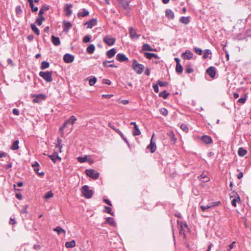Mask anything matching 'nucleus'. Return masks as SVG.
<instances>
[{
    "label": "nucleus",
    "instance_id": "1",
    "mask_svg": "<svg viewBox=\"0 0 251 251\" xmlns=\"http://www.w3.org/2000/svg\"><path fill=\"white\" fill-rule=\"evenodd\" d=\"M81 193L83 196L86 199L91 198L94 194L93 191L90 189L89 186L87 185L82 186L81 188Z\"/></svg>",
    "mask_w": 251,
    "mask_h": 251
},
{
    "label": "nucleus",
    "instance_id": "2",
    "mask_svg": "<svg viewBox=\"0 0 251 251\" xmlns=\"http://www.w3.org/2000/svg\"><path fill=\"white\" fill-rule=\"evenodd\" d=\"M132 68L138 74H141L143 72L144 66L143 65L138 63L136 59H134L132 62Z\"/></svg>",
    "mask_w": 251,
    "mask_h": 251
},
{
    "label": "nucleus",
    "instance_id": "3",
    "mask_svg": "<svg viewBox=\"0 0 251 251\" xmlns=\"http://www.w3.org/2000/svg\"><path fill=\"white\" fill-rule=\"evenodd\" d=\"M76 120L77 119L75 116H71L68 120L65 121L63 125L59 128V130L62 134H63L64 129L67 126L68 124L73 125Z\"/></svg>",
    "mask_w": 251,
    "mask_h": 251
},
{
    "label": "nucleus",
    "instance_id": "4",
    "mask_svg": "<svg viewBox=\"0 0 251 251\" xmlns=\"http://www.w3.org/2000/svg\"><path fill=\"white\" fill-rule=\"evenodd\" d=\"M52 72L51 71L40 72L39 75L48 82H50L52 81Z\"/></svg>",
    "mask_w": 251,
    "mask_h": 251
},
{
    "label": "nucleus",
    "instance_id": "5",
    "mask_svg": "<svg viewBox=\"0 0 251 251\" xmlns=\"http://www.w3.org/2000/svg\"><path fill=\"white\" fill-rule=\"evenodd\" d=\"M177 223L179 226L178 228L179 231V234L181 236H183V238H185L186 234L184 228H186L187 229H189V227L187 224L186 223H184L183 222L179 221H177Z\"/></svg>",
    "mask_w": 251,
    "mask_h": 251
},
{
    "label": "nucleus",
    "instance_id": "6",
    "mask_svg": "<svg viewBox=\"0 0 251 251\" xmlns=\"http://www.w3.org/2000/svg\"><path fill=\"white\" fill-rule=\"evenodd\" d=\"M85 174L87 176L95 180L97 179L99 176V173L94 169L86 170Z\"/></svg>",
    "mask_w": 251,
    "mask_h": 251
},
{
    "label": "nucleus",
    "instance_id": "7",
    "mask_svg": "<svg viewBox=\"0 0 251 251\" xmlns=\"http://www.w3.org/2000/svg\"><path fill=\"white\" fill-rule=\"evenodd\" d=\"M103 42L108 46H112L115 43L116 39L110 35H106L103 38Z\"/></svg>",
    "mask_w": 251,
    "mask_h": 251
},
{
    "label": "nucleus",
    "instance_id": "8",
    "mask_svg": "<svg viewBox=\"0 0 251 251\" xmlns=\"http://www.w3.org/2000/svg\"><path fill=\"white\" fill-rule=\"evenodd\" d=\"M129 37L132 40H137L140 37V35L137 34L132 26H130L129 27Z\"/></svg>",
    "mask_w": 251,
    "mask_h": 251
},
{
    "label": "nucleus",
    "instance_id": "9",
    "mask_svg": "<svg viewBox=\"0 0 251 251\" xmlns=\"http://www.w3.org/2000/svg\"><path fill=\"white\" fill-rule=\"evenodd\" d=\"M33 98V102L34 103H40L41 100H45L46 96L43 94H35L32 96Z\"/></svg>",
    "mask_w": 251,
    "mask_h": 251
},
{
    "label": "nucleus",
    "instance_id": "10",
    "mask_svg": "<svg viewBox=\"0 0 251 251\" xmlns=\"http://www.w3.org/2000/svg\"><path fill=\"white\" fill-rule=\"evenodd\" d=\"M97 24V19L96 18H92L84 23V25L87 26L88 28H92L93 26Z\"/></svg>",
    "mask_w": 251,
    "mask_h": 251
},
{
    "label": "nucleus",
    "instance_id": "11",
    "mask_svg": "<svg viewBox=\"0 0 251 251\" xmlns=\"http://www.w3.org/2000/svg\"><path fill=\"white\" fill-rule=\"evenodd\" d=\"M32 167L33 168L34 171L37 173L39 176H43L45 173L43 172H39L40 165L37 161H35L33 164H32Z\"/></svg>",
    "mask_w": 251,
    "mask_h": 251
},
{
    "label": "nucleus",
    "instance_id": "12",
    "mask_svg": "<svg viewBox=\"0 0 251 251\" xmlns=\"http://www.w3.org/2000/svg\"><path fill=\"white\" fill-rule=\"evenodd\" d=\"M154 137V134L152 135V137L151 139L150 144L147 146V149L150 150L151 153H153L155 152L156 146L155 141H153V138Z\"/></svg>",
    "mask_w": 251,
    "mask_h": 251
},
{
    "label": "nucleus",
    "instance_id": "13",
    "mask_svg": "<svg viewBox=\"0 0 251 251\" xmlns=\"http://www.w3.org/2000/svg\"><path fill=\"white\" fill-rule=\"evenodd\" d=\"M75 57L70 53H66L64 55L63 60L66 63H71L74 61Z\"/></svg>",
    "mask_w": 251,
    "mask_h": 251
},
{
    "label": "nucleus",
    "instance_id": "14",
    "mask_svg": "<svg viewBox=\"0 0 251 251\" xmlns=\"http://www.w3.org/2000/svg\"><path fill=\"white\" fill-rule=\"evenodd\" d=\"M48 157L54 163L56 162L57 160H59V161H61V158L58 156V152L55 151L53 152L52 154L48 155Z\"/></svg>",
    "mask_w": 251,
    "mask_h": 251
},
{
    "label": "nucleus",
    "instance_id": "15",
    "mask_svg": "<svg viewBox=\"0 0 251 251\" xmlns=\"http://www.w3.org/2000/svg\"><path fill=\"white\" fill-rule=\"evenodd\" d=\"M206 73L211 77L214 78L216 75V69L214 67H209L206 70Z\"/></svg>",
    "mask_w": 251,
    "mask_h": 251
},
{
    "label": "nucleus",
    "instance_id": "16",
    "mask_svg": "<svg viewBox=\"0 0 251 251\" xmlns=\"http://www.w3.org/2000/svg\"><path fill=\"white\" fill-rule=\"evenodd\" d=\"M116 59L119 62L128 61V58L123 53H119L116 55Z\"/></svg>",
    "mask_w": 251,
    "mask_h": 251
},
{
    "label": "nucleus",
    "instance_id": "17",
    "mask_svg": "<svg viewBox=\"0 0 251 251\" xmlns=\"http://www.w3.org/2000/svg\"><path fill=\"white\" fill-rule=\"evenodd\" d=\"M63 31L65 32H68L72 26V24L69 21H63Z\"/></svg>",
    "mask_w": 251,
    "mask_h": 251
},
{
    "label": "nucleus",
    "instance_id": "18",
    "mask_svg": "<svg viewBox=\"0 0 251 251\" xmlns=\"http://www.w3.org/2000/svg\"><path fill=\"white\" fill-rule=\"evenodd\" d=\"M201 140L206 144H210L212 143V139L208 135H203L201 137Z\"/></svg>",
    "mask_w": 251,
    "mask_h": 251
},
{
    "label": "nucleus",
    "instance_id": "19",
    "mask_svg": "<svg viewBox=\"0 0 251 251\" xmlns=\"http://www.w3.org/2000/svg\"><path fill=\"white\" fill-rule=\"evenodd\" d=\"M73 7V4L70 3H66L65 7V11L66 14L67 16H70L72 13L71 8Z\"/></svg>",
    "mask_w": 251,
    "mask_h": 251
},
{
    "label": "nucleus",
    "instance_id": "20",
    "mask_svg": "<svg viewBox=\"0 0 251 251\" xmlns=\"http://www.w3.org/2000/svg\"><path fill=\"white\" fill-rule=\"evenodd\" d=\"M182 57L185 59H190L193 57V53L190 50H187L182 54Z\"/></svg>",
    "mask_w": 251,
    "mask_h": 251
},
{
    "label": "nucleus",
    "instance_id": "21",
    "mask_svg": "<svg viewBox=\"0 0 251 251\" xmlns=\"http://www.w3.org/2000/svg\"><path fill=\"white\" fill-rule=\"evenodd\" d=\"M89 14V12L85 8H83L81 11H80L77 13L78 17H84Z\"/></svg>",
    "mask_w": 251,
    "mask_h": 251
},
{
    "label": "nucleus",
    "instance_id": "22",
    "mask_svg": "<svg viewBox=\"0 0 251 251\" xmlns=\"http://www.w3.org/2000/svg\"><path fill=\"white\" fill-rule=\"evenodd\" d=\"M116 53V49L115 48H113L107 51L106 52V54L108 58H111L115 56Z\"/></svg>",
    "mask_w": 251,
    "mask_h": 251
},
{
    "label": "nucleus",
    "instance_id": "23",
    "mask_svg": "<svg viewBox=\"0 0 251 251\" xmlns=\"http://www.w3.org/2000/svg\"><path fill=\"white\" fill-rule=\"evenodd\" d=\"M165 14H166V16L167 18H168L169 19L173 20L175 18V15H174V12L170 9H166V10L165 11Z\"/></svg>",
    "mask_w": 251,
    "mask_h": 251
},
{
    "label": "nucleus",
    "instance_id": "24",
    "mask_svg": "<svg viewBox=\"0 0 251 251\" xmlns=\"http://www.w3.org/2000/svg\"><path fill=\"white\" fill-rule=\"evenodd\" d=\"M144 56L148 59H151L154 57L156 59H159V57L155 53L151 52H145Z\"/></svg>",
    "mask_w": 251,
    "mask_h": 251
},
{
    "label": "nucleus",
    "instance_id": "25",
    "mask_svg": "<svg viewBox=\"0 0 251 251\" xmlns=\"http://www.w3.org/2000/svg\"><path fill=\"white\" fill-rule=\"evenodd\" d=\"M190 16L188 17H185V16H182L180 17L179 19V22L182 24H184L185 25H188L190 22Z\"/></svg>",
    "mask_w": 251,
    "mask_h": 251
},
{
    "label": "nucleus",
    "instance_id": "26",
    "mask_svg": "<svg viewBox=\"0 0 251 251\" xmlns=\"http://www.w3.org/2000/svg\"><path fill=\"white\" fill-rule=\"evenodd\" d=\"M51 38L52 42L54 45L57 46L60 44V40L59 37L52 35Z\"/></svg>",
    "mask_w": 251,
    "mask_h": 251
},
{
    "label": "nucleus",
    "instance_id": "27",
    "mask_svg": "<svg viewBox=\"0 0 251 251\" xmlns=\"http://www.w3.org/2000/svg\"><path fill=\"white\" fill-rule=\"evenodd\" d=\"M129 2V1H126L125 0H120L119 3L122 8L127 9L128 7Z\"/></svg>",
    "mask_w": 251,
    "mask_h": 251
},
{
    "label": "nucleus",
    "instance_id": "28",
    "mask_svg": "<svg viewBox=\"0 0 251 251\" xmlns=\"http://www.w3.org/2000/svg\"><path fill=\"white\" fill-rule=\"evenodd\" d=\"M45 20V18L43 15L38 14V17L36 19L35 23L37 24V25H41L42 24L43 22Z\"/></svg>",
    "mask_w": 251,
    "mask_h": 251
},
{
    "label": "nucleus",
    "instance_id": "29",
    "mask_svg": "<svg viewBox=\"0 0 251 251\" xmlns=\"http://www.w3.org/2000/svg\"><path fill=\"white\" fill-rule=\"evenodd\" d=\"M132 135L134 136L139 135L141 134V132L138 128V126H134L132 130Z\"/></svg>",
    "mask_w": 251,
    "mask_h": 251
},
{
    "label": "nucleus",
    "instance_id": "30",
    "mask_svg": "<svg viewBox=\"0 0 251 251\" xmlns=\"http://www.w3.org/2000/svg\"><path fill=\"white\" fill-rule=\"evenodd\" d=\"M106 222L109 224L110 226H116V223L114 219L112 217H107L106 218Z\"/></svg>",
    "mask_w": 251,
    "mask_h": 251
},
{
    "label": "nucleus",
    "instance_id": "31",
    "mask_svg": "<svg viewBox=\"0 0 251 251\" xmlns=\"http://www.w3.org/2000/svg\"><path fill=\"white\" fill-rule=\"evenodd\" d=\"M19 140L17 139V140L14 141L13 142L12 145L10 147V149L12 150H14V151L18 150L19 148Z\"/></svg>",
    "mask_w": 251,
    "mask_h": 251
},
{
    "label": "nucleus",
    "instance_id": "32",
    "mask_svg": "<svg viewBox=\"0 0 251 251\" xmlns=\"http://www.w3.org/2000/svg\"><path fill=\"white\" fill-rule=\"evenodd\" d=\"M247 153V150L243 148H240L238 150V154L240 156H244Z\"/></svg>",
    "mask_w": 251,
    "mask_h": 251
},
{
    "label": "nucleus",
    "instance_id": "33",
    "mask_svg": "<svg viewBox=\"0 0 251 251\" xmlns=\"http://www.w3.org/2000/svg\"><path fill=\"white\" fill-rule=\"evenodd\" d=\"M75 246V242L74 240L71 241L66 242L65 243V247L67 248H73Z\"/></svg>",
    "mask_w": 251,
    "mask_h": 251
},
{
    "label": "nucleus",
    "instance_id": "34",
    "mask_svg": "<svg viewBox=\"0 0 251 251\" xmlns=\"http://www.w3.org/2000/svg\"><path fill=\"white\" fill-rule=\"evenodd\" d=\"M95 50V47L93 44H90L86 49V51L89 54L94 53Z\"/></svg>",
    "mask_w": 251,
    "mask_h": 251
},
{
    "label": "nucleus",
    "instance_id": "35",
    "mask_svg": "<svg viewBox=\"0 0 251 251\" xmlns=\"http://www.w3.org/2000/svg\"><path fill=\"white\" fill-rule=\"evenodd\" d=\"M109 63H111V61H108L107 60H106L103 62L102 64L104 67H111V68H117L118 67L117 66L115 65L114 64H109Z\"/></svg>",
    "mask_w": 251,
    "mask_h": 251
},
{
    "label": "nucleus",
    "instance_id": "36",
    "mask_svg": "<svg viewBox=\"0 0 251 251\" xmlns=\"http://www.w3.org/2000/svg\"><path fill=\"white\" fill-rule=\"evenodd\" d=\"M31 29L34 32V33L37 35H40V31L39 29L37 27L36 25L34 24H31L30 25Z\"/></svg>",
    "mask_w": 251,
    "mask_h": 251
},
{
    "label": "nucleus",
    "instance_id": "37",
    "mask_svg": "<svg viewBox=\"0 0 251 251\" xmlns=\"http://www.w3.org/2000/svg\"><path fill=\"white\" fill-rule=\"evenodd\" d=\"M49 66H50V63L49 62H48L47 61H43L41 63L40 68L42 70H45V69L49 68Z\"/></svg>",
    "mask_w": 251,
    "mask_h": 251
},
{
    "label": "nucleus",
    "instance_id": "38",
    "mask_svg": "<svg viewBox=\"0 0 251 251\" xmlns=\"http://www.w3.org/2000/svg\"><path fill=\"white\" fill-rule=\"evenodd\" d=\"M49 9V6L48 5H43L40 8L39 15H43L44 11H47Z\"/></svg>",
    "mask_w": 251,
    "mask_h": 251
},
{
    "label": "nucleus",
    "instance_id": "39",
    "mask_svg": "<svg viewBox=\"0 0 251 251\" xmlns=\"http://www.w3.org/2000/svg\"><path fill=\"white\" fill-rule=\"evenodd\" d=\"M89 79V84L90 86H93L97 82V78L95 76H91L88 78Z\"/></svg>",
    "mask_w": 251,
    "mask_h": 251
},
{
    "label": "nucleus",
    "instance_id": "40",
    "mask_svg": "<svg viewBox=\"0 0 251 251\" xmlns=\"http://www.w3.org/2000/svg\"><path fill=\"white\" fill-rule=\"evenodd\" d=\"M117 133L121 136V137L124 140V141L128 145H129V143H128L127 139L126 137L124 136V134L120 130H117Z\"/></svg>",
    "mask_w": 251,
    "mask_h": 251
},
{
    "label": "nucleus",
    "instance_id": "41",
    "mask_svg": "<svg viewBox=\"0 0 251 251\" xmlns=\"http://www.w3.org/2000/svg\"><path fill=\"white\" fill-rule=\"evenodd\" d=\"M229 195L230 199L232 198L231 201L232 205L235 207V195H234V191H232Z\"/></svg>",
    "mask_w": 251,
    "mask_h": 251
},
{
    "label": "nucleus",
    "instance_id": "42",
    "mask_svg": "<svg viewBox=\"0 0 251 251\" xmlns=\"http://www.w3.org/2000/svg\"><path fill=\"white\" fill-rule=\"evenodd\" d=\"M169 93L167 92V91L164 90L159 94V97L163 98L164 99L167 98L169 96Z\"/></svg>",
    "mask_w": 251,
    "mask_h": 251
},
{
    "label": "nucleus",
    "instance_id": "43",
    "mask_svg": "<svg viewBox=\"0 0 251 251\" xmlns=\"http://www.w3.org/2000/svg\"><path fill=\"white\" fill-rule=\"evenodd\" d=\"M176 71L178 73H182L183 72V67L180 64H176Z\"/></svg>",
    "mask_w": 251,
    "mask_h": 251
},
{
    "label": "nucleus",
    "instance_id": "44",
    "mask_svg": "<svg viewBox=\"0 0 251 251\" xmlns=\"http://www.w3.org/2000/svg\"><path fill=\"white\" fill-rule=\"evenodd\" d=\"M143 50L149 51H153L154 50L148 44H145L143 45Z\"/></svg>",
    "mask_w": 251,
    "mask_h": 251
},
{
    "label": "nucleus",
    "instance_id": "45",
    "mask_svg": "<svg viewBox=\"0 0 251 251\" xmlns=\"http://www.w3.org/2000/svg\"><path fill=\"white\" fill-rule=\"evenodd\" d=\"M212 52L209 49H206L204 50V53L203 55V58L204 59H206L208 57V55L211 54Z\"/></svg>",
    "mask_w": 251,
    "mask_h": 251
},
{
    "label": "nucleus",
    "instance_id": "46",
    "mask_svg": "<svg viewBox=\"0 0 251 251\" xmlns=\"http://www.w3.org/2000/svg\"><path fill=\"white\" fill-rule=\"evenodd\" d=\"M53 230L56 231L59 234H61L62 233H65V231L62 228L59 226L54 228Z\"/></svg>",
    "mask_w": 251,
    "mask_h": 251
},
{
    "label": "nucleus",
    "instance_id": "47",
    "mask_svg": "<svg viewBox=\"0 0 251 251\" xmlns=\"http://www.w3.org/2000/svg\"><path fill=\"white\" fill-rule=\"evenodd\" d=\"M199 177L201 178V179H203L202 180L203 182H206L209 181L210 179L208 177L206 176V175L204 174H202Z\"/></svg>",
    "mask_w": 251,
    "mask_h": 251
},
{
    "label": "nucleus",
    "instance_id": "48",
    "mask_svg": "<svg viewBox=\"0 0 251 251\" xmlns=\"http://www.w3.org/2000/svg\"><path fill=\"white\" fill-rule=\"evenodd\" d=\"M200 207L202 211H206L208 209H209L210 208L212 207L211 206V203H210V204H207V205H200Z\"/></svg>",
    "mask_w": 251,
    "mask_h": 251
},
{
    "label": "nucleus",
    "instance_id": "49",
    "mask_svg": "<svg viewBox=\"0 0 251 251\" xmlns=\"http://www.w3.org/2000/svg\"><path fill=\"white\" fill-rule=\"evenodd\" d=\"M247 95H245L242 98H241L240 99H239L237 102H239V103H240L241 104H244L245 103L246 100H247Z\"/></svg>",
    "mask_w": 251,
    "mask_h": 251
},
{
    "label": "nucleus",
    "instance_id": "50",
    "mask_svg": "<svg viewBox=\"0 0 251 251\" xmlns=\"http://www.w3.org/2000/svg\"><path fill=\"white\" fill-rule=\"evenodd\" d=\"M53 194L52 191H48L46 194V195L44 196V198H45V199H47L51 198L53 197Z\"/></svg>",
    "mask_w": 251,
    "mask_h": 251
},
{
    "label": "nucleus",
    "instance_id": "51",
    "mask_svg": "<svg viewBox=\"0 0 251 251\" xmlns=\"http://www.w3.org/2000/svg\"><path fill=\"white\" fill-rule=\"evenodd\" d=\"M194 51L198 55H201L202 53V50L200 48H198L197 47H194L193 48Z\"/></svg>",
    "mask_w": 251,
    "mask_h": 251
},
{
    "label": "nucleus",
    "instance_id": "52",
    "mask_svg": "<svg viewBox=\"0 0 251 251\" xmlns=\"http://www.w3.org/2000/svg\"><path fill=\"white\" fill-rule=\"evenodd\" d=\"M104 208H105V211L106 213H108L111 214L112 216L114 215V212L112 211V209L110 207L105 206Z\"/></svg>",
    "mask_w": 251,
    "mask_h": 251
},
{
    "label": "nucleus",
    "instance_id": "53",
    "mask_svg": "<svg viewBox=\"0 0 251 251\" xmlns=\"http://www.w3.org/2000/svg\"><path fill=\"white\" fill-rule=\"evenodd\" d=\"M87 156L86 155L84 157H78L77 158V160L78 161V162H80V163H83V162H85L87 161Z\"/></svg>",
    "mask_w": 251,
    "mask_h": 251
},
{
    "label": "nucleus",
    "instance_id": "54",
    "mask_svg": "<svg viewBox=\"0 0 251 251\" xmlns=\"http://www.w3.org/2000/svg\"><path fill=\"white\" fill-rule=\"evenodd\" d=\"M157 84H158L160 87H165L168 84V83L166 81H162L160 80H158Z\"/></svg>",
    "mask_w": 251,
    "mask_h": 251
},
{
    "label": "nucleus",
    "instance_id": "55",
    "mask_svg": "<svg viewBox=\"0 0 251 251\" xmlns=\"http://www.w3.org/2000/svg\"><path fill=\"white\" fill-rule=\"evenodd\" d=\"M180 128L183 131H184L186 132H187L188 131L189 129H188V126L186 124H181L180 126Z\"/></svg>",
    "mask_w": 251,
    "mask_h": 251
},
{
    "label": "nucleus",
    "instance_id": "56",
    "mask_svg": "<svg viewBox=\"0 0 251 251\" xmlns=\"http://www.w3.org/2000/svg\"><path fill=\"white\" fill-rule=\"evenodd\" d=\"M170 138L172 141L175 143L176 141V138L175 137V135L173 131H171L170 134Z\"/></svg>",
    "mask_w": 251,
    "mask_h": 251
},
{
    "label": "nucleus",
    "instance_id": "57",
    "mask_svg": "<svg viewBox=\"0 0 251 251\" xmlns=\"http://www.w3.org/2000/svg\"><path fill=\"white\" fill-rule=\"evenodd\" d=\"M160 112L164 116L168 115V110L165 108H162L160 109Z\"/></svg>",
    "mask_w": 251,
    "mask_h": 251
},
{
    "label": "nucleus",
    "instance_id": "58",
    "mask_svg": "<svg viewBox=\"0 0 251 251\" xmlns=\"http://www.w3.org/2000/svg\"><path fill=\"white\" fill-rule=\"evenodd\" d=\"M91 39V36L90 35H86L83 38V41L84 43H88L90 41Z\"/></svg>",
    "mask_w": 251,
    "mask_h": 251
},
{
    "label": "nucleus",
    "instance_id": "59",
    "mask_svg": "<svg viewBox=\"0 0 251 251\" xmlns=\"http://www.w3.org/2000/svg\"><path fill=\"white\" fill-rule=\"evenodd\" d=\"M22 9L21 6L19 5L17 6L16 8V12L17 14H21L22 13Z\"/></svg>",
    "mask_w": 251,
    "mask_h": 251
},
{
    "label": "nucleus",
    "instance_id": "60",
    "mask_svg": "<svg viewBox=\"0 0 251 251\" xmlns=\"http://www.w3.org/2000/svg\"><path fill=\"white\" fill-rule=\"evenodd\" d=\"M29 5L32 12H37L38 11V8L37 7L34 6L33 3L30 4Z\"/></svg>",
    "mask_w": 251,
    "mask_h": 251
},
{
    "label": "nucleus",
    "instance_id": "61",
    "mask_svg": "<svg viewBox=\"0 0 251 251\" xmlns=\"http://www.w3.org/2000/svg\"><path fill=\"white\" fill-rule=\"evenodd\" d=\"M158 84H153V86H152L153 90L155 93H158V92H159V87H158Z\"/></svg>",
    "mask_w": 251,
    "mask_h": 251
},
{
    "label": "nucleus",
    "instance_id": "62",
    "mask_svg": "<svg viewBox=\"0 0 251 251\" xmlns=\"http://www.w3.org/2000/svg\"><path fill=\"white\" fill-rule=\"evenodd\" d=\"M194 71V70L193 68L191 67L187 68L185 70V73L187 74H191Z\"/></svg>",
    "mask_w": 251,
    "mask_h": 251
},
{
    "label": "nucleus",
    "instance_id": "63",
    "mask_svg": "<svg viewBox=\"0 0 251 251\" xmlns=\"http://www.w3.org/2000/svg\"><path fill=\"white\" fill-rule=\"evenodd\" d=\"M12 112L13 114H14L15 115L18 116L20 114L19 110L17 108H14L12 110Z\"/></svg>",
    "mask_w": 251,
    "mask_h": 251
},
{
    "label": "nucleus",
    "instance_id": "64",
    "mask_svg": "<svg viewBox=\"0 0 251 251\" xmlns=\"http://www.w3.org/2000/svg\"><path fill=\"white\" fill-rule=\"evenodd\" d=\"M102 83L104 84H106L107 85H110L111 83V81L109 79H104L102 80Z\"/></svg>",
    "mask_w": 251,
    "mask_h": 251
}]
</instances>
